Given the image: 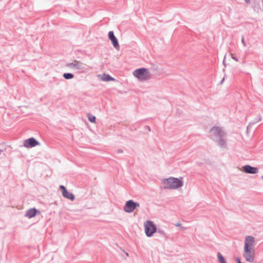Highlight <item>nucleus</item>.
Returning <instances> with one entry per match:
<instances>
[{"label": "nucleus", "instance_id": "nucleus-1", "mask_svg": "<svg viewBox=\"0 0 263 263\" xmlns=\"http://www.w3.org/2000/svg\"><path fill=\"white\" fill-rule=\"evenodd\" d=\"M162 182L164 187L166 189H176L181 187L183 185L182 180L173 177L165 179Z\"/></svg>", "mask_w": 263, "mask_h": 263}, {"label": "nucleus", "instance_id": "nucleus-2", "mask_svg": "<svg viewBox=\"0 0 263 263\" xmlns=\"http://www.w3.org/2000/svg\"><path fill=\"white\" fill-rule=\"evenodd\" d=\"M133 75L140 81H145L149 79L151 74L149 70L144 68L137 69L133 71Z\"/></svg>", "mask_w": 263, "mask_h": 263}, {"label": "nucleus", "instance_id": "nucleus-3", "mask_svg": "<svg viewBox=\"0 0 263 263\" xmlns=\"http://www.w3.org/2000/svg\"><path fill=\"white\" fill-rule=\"evenodd\" d=\"M145 233L147 236L151 237L156 232L157 228L153 222L147 220L144 223Z\"/></svg>", "mask_w": 263, "mask_h": 263}, {"label": "nucleus", "instance_id": "nucleus-4", "mask_svg": "<svg viewBox=\"0 0 263 263\" xmlns=\"http://www.w3.org/2000/svg\"><path fill=\"white\" fill-rule=\"evenodd\" d=\"M243 257L247 261L253 262L255 259V249H243Z\"/></svg>", "mask_w": 263, "mask_h": 263}, {"label": "nucleus", "instance_id": "nucleus-5", "mask_svg": "<svg viewBox=\"0 0 263 263\" xmlns=\"http://www.w3.org/2000/svg\"><path fill=\"white\" fill-rule=\"evenodd\" d=\"M139 206L140 204L138 203L135 202L132 200H129L126 202L124 210L127 213H132L137 206L139 207Z\"/></svg>", "mask_w": 263, "mask_h": 263}, {"label": "nucleus", "instance_id": "nucleus-6", "mask_svg": "<svg viewBox=\"0 0 263 263\" xmlns=\"http://www.w3.org/2000/svg\"><path fill=\"white\" fill-rule=\"evenodd\" d=\"M255 238L251 236L246 237L244 249H255Z\"/></svg>", "mask_w": 263, "mask_h": 263}, {"label": "nucleus", "instance_id": "nucleus-7", "mask_svg": "<svg viewBox=\"0 0 263 263\" xmlns=\"http://www.w3.org/2000/svg\"><path fill=\"white\" fill-rule=\"evenodd\" d=\"M211 134L213 137H222L225 134L219 127H214L211 130Z\"/></svg>", "mask_w": 263, "mask_h": 263}, {"label": "nucleus", "instance_id": "nucleus-8", "mask_svg": "<svg viewBox=\"0 0 263 263\" xmlns=\"http://www.w3.org/2000/svg\"><path fill=\"white\" fill-rule=\"evenodd\" d=\"M24 146L27 148L32 147L39 145V143L33 138H31L25 141Z\"/></svg>", "mask_w": 263, "mask_h": 263}, {"label": "nucleus", "instance_id": "nucleus-9", "mask_svg": "<svg viewBox=\"0 0 263 263\" xmlns=\"http://www.w3.org/2000/svg\"><path fill=\"white\" fill-rule=\"evenodd\" d=\"M84 64L79 61H74L73 62L69 63L67 66L73 69L80 70L84 68Z\"/></svg>", "mask_w": 263, "mask_h": 263}, {"label": "nucleus", "instance_id": "nucleus-10", "mask_svg": "<svg viewBox=\"0 0 263 263\" xmlns=\"http://www.w3.org/2000/svg\"><path fill=\"white\" fill-rule=\"evenodd\" d=\"M243 171L248 174H256L258 173V168L257 167H252L249 165L244 166L242 168Z\"/></svg>", "mask_w": 263, "mask_h": 263}, {"label": "nucleus", "instance_id": "nucleus-11", "mask_svg": "<svg viewBox=\"0 0 263 263\" xmlns=\"http://www.w3.org/2000/svg\"><path fill=\"white\" fill-rule=\"evenodd\" d=\"M108 37L110 40L111 41L112 45L114 46L117 49H119V45L118 44V40L117 38L114 35L113 31H109L108 33Z\"/></svg>", "mask_w": 263, "mask_h": 263}, {"label": "nucleus", "instance_id": "nucleus-12", "mask_svg": "<svg viewBox=\"0 0 263 263\" xmlns=\"http://www.w3.org/2000/svg\"><path fill=\"white\" fill-rule=\"evenodd\" d=\"M60 188L62 190V195L64 197L69 199L71 200H73L74 199V195L69 192L64 185H61Z\"/></svg>", "mask_w": 263, "mask_h": 263}, {"label": "nucleus", "instance_id": "nucleus-13", "mask_svg": "<svg viewBox=\"0 0 263 263\" xmlns=\"http://www.w3.org/2000/svg\"><path fill=\"white\" fill-rule=\"evenodd\" d=\"M98 78L103 81H115V79L111 77L109 75L103 73L98 75Z\"/></svg>", "mask_w": 263, "mask_h": 263}, {"label": "nucleus", "instance_id": "nucleus-14", "mask_svg": "<svg viewBox=\"0 0 263 263\" xmlns=\"http://www.w3.org/2000/svg\"><path fill=\"white\" fill-rule=\"evenodd\" d=\"M36 213H40V212L35 209H31L27 211L26 216L30 218L35 216Z\"/></svg>", "mask_w": 263, "mask_h": 263}, {"label": "nucleus", "instance_id": "nucleus-15", "mask_svg": "<svg viewBox=\"0 0 263 263\" xmlns=\"http://www.w3.org/2000/svg\"><path fill=\"white\" fill-rule=\"evenodd\" d=\"M217 257L218 260L220 263H227L224 257L220 253H218L217 254Z\"/></svg>", "mask_w": 263, "mask_h": 263}, {"label": "nucleus", "instance_id": "nucleus-16", "mask_svg": "<svg viewBox=\"0 0 263 263\" xmlns=\"http://www.w3.org/2000/svg\"><path fill=\"white\" fill-rule=\"evenodd\" d=\"M87 116L88 117L89 121L90 122H92V123H96V117L95 116H92L90 114H87Z\"/></svg>", "mask_w": 263, "mask_h": 263}, {"label": "nucleus", "instance_id": "nucleus-17", "mask_svg": "<svg viewBox=\"0 0 263 263\" xmlns=\"http://www.w3.org/2000/svg\"><path fill=\"white\" fill-rule=\"evenodd\" d=\"M64 77L66 79H71L73 78V75L70 73H65L63 75Z\"/></svg>", "mask_w": 263, "mask_h": 263}, {"label": "nucleus", "instance_id": "nucleus-18", "mask_svg": "<svg viewBox=\"0 0 263 263\" xmlns=\"http://www.w3.org/2000/svg\"><path fill=\"white\" fill-rule=\"evenodd\" d=\"M219 143L221 145H224L225 144V142L223 140H220Z\"/></svg>", "mask_w": 263, "mask_h": 263}, {"label": "nucleus", "instance_id": "nucleus-19", "mask_svg": "<svg viewBox=\"0 0 263 263\" xmlns=\"http://www.w3.org/2000/svg\"><path fill=\"white\" fill-rule=\"evenodd\" d=\"M232 58L235 60V61H238V60L236 58V57L233 56V54H232Z\"/></svg>", "mask_w": 263, "mask_h": 263}, {"label": "nucleus", "instance_id": "nucleus-20", "mask_svg": "<svg viewBox=\"0 0 263 263\" xmlns=\"http://www.w3.org/2000/svg\"><path fill=\"white\" fill-rule=\"evenodd\" d=\"M236 261H237V263L241 262V261H240V259H239V258H237V259H236Z\"/></svg>", "mask_w": 263, "mask_h": 263}, {"label": "nucleus", "instance_id": "nucleus-21", "mask_svg": "<svg viewBox=\"0 0 263 263\" xmlns=\"http://www.w3.org/2000/svg\"><path fill=\"white\" fill-rule=\"evenodd\" d=\"M246 3H250V0H245Z\"/></svg>", "mask_w": 263, "mask_h": 263}, {"label": "nucleus", "instance_id": "nucleus-22", "mask_svg": "<svg viewBox=\"0 0 263 263\" xmlns=\"http://www.w3.org/2000/svg\"><path fill=\"white\" fill-rule=\"evenodd\" d=\"M242 42L243 43L244 45L245 46V44L244 43V39H243V38L242 39Z\"/></svg>", "mask_w": 263, "mask_h": 263}, {"label": "nucleus", "instance_id": "nucleus-23", "mask_svg": "<svg viewBox=\"0 0 263 263\" xmlns=\"http://www.w3.org/2000/svg\"><path fill=\"white\" fill-rule=\"evenodd\" d=\"M177 226H180V224H177Z\"/></svg>", "mask_w": 263, "mask_h": 263}]
</instances>
